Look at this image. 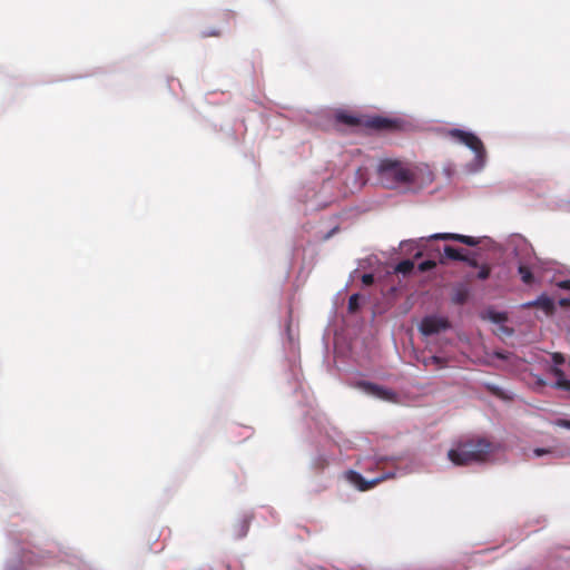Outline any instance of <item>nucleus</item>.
<instances>
[{
	"instance_id": "nucleus-1",
	"label": "nucleus",
	"mask_w": 570,
	"mask_h": 570,
	"mask_svg": "<svg viewBox=\"0 0 570 570\" xmlns=\"http://www.w3.org/2000/svg\"><path fill=\"white\" fill-rule=\"evenodd\" d=\"M495 450V445L485 438H471L458 443L448 452L449 460L455 465H469L485 462Z\"/></svg>"
},
{
	"instance_id": "nucleus-19",
	"label": "nucleus",
	"mask_w": 570,
	"mask_h": 570,
	"mask_svg": "<svg viewBox=\"0 0 570 570\" xmlns=\"http://www.w3.org/2000/svg\"><path fill=\"white\" fill-rule=\"evenodd\" d=\"M357 307H358V295L354 294L348 299V309L351 312H354L357 309Z\"/></svg>"
},
{
	"instance_id": "nucleus-29",
	"label": "nucleus",
	"mask_w": 570,
	"mask_h": 570,
	"mask_svg": "<svg viewBox=\"0 0 570 570\" xmlns=\"http://www.w3.org/2000/svg\"><path fill=\"white\" fill-rule=\"evenodd\" d=\"M422 362H423V365H424V366H430V365H432L431 361H429V357H424Z\"/></svg>"
},
{
	"instance_id": "nucleus-9",
	"label": "nucleus",
	"mask_w": 570,
	"mask_h": 570,
	"mask_svg": "<svg viewBox=\"0 0 570 570\" xmlns=\"http://www.w3.org/2000/svg\"><path fill=\"white\" fill-rule=\"evenodd\" d=\"M524 307H539L543 309L547 315H552L556 309L553 299L547 295H540L535 301L525 303Z\"/></svg>"
},
{
	"instance_id": "nucleus-23",
	"label": "nucleus",
	"mask_w": 570,
	"mask_h": 570,
	"mask_svg": "<svg viewBox=\"0 0 570 570\" xmlns=\"http://www.w3.org/2000/svg\"><path fill=\"white\" fill-rule=\"evenodd\" d=\"M462 262H465L471 267H474V268L479 267L478 261L474 257H470L468 254H466V259H462Z\"/></svg>"
},
{
	"instance_id": "nucleus-13",
	"label": "nucleus",
	"mask_w": 570,
	"mask_h": 570,
	"mask_svg": "<svg viewBox=\"0 0 570 570\" xmlns=\"http://www.w3.org/2000/svg\"><path fill=\"white\" fill-rule=\"evenodd\" d=\"M443 253L445 258L452 259V261H460L466 259V254H463L460 249L454 248L452 246H444Z\"/></svg>"
},
{
	"instance_id": "nucleus-7",
	"label": "nucleus",
	"mask_w": 570,
	"mask_h": 570,
	"mask_svg": "<svg viewBox=\"0 0 570 570\" xmlns=\"http://www.w3.org/2000/svg\"><path fill=\"white\" fill-rule=\"evenodd\" d=\"M345 478L348 482L354 484L360 491H367L382 481L386 480L389 475L383 474L381 476L374 478L370 481L365 480L358 472L348 470L345 472Z\"/></svg>"
},
{
	"instance_id": "nucleus-11",
	"label": "nucleus",
	"mask_w": 570,
	"mask_h": 570,
	"mask_svg": "<svg viewBox=\"0 0 570 570\" xmlns=\"http://www.w3.org/2000/svg\"><path fill=\"white\" fill-rule=\"evenodd\" d=\"M337 122L344 124L350 127L364 126L363 119L355 115H351L347 112H337L335 116Z\"/></svg>"
},
{
	"instance_id": "nucleus-5",
	"label": "nucleus",
	"mask_w": 570,
	"mask_h": 570,
	"mask_svg": "<svg viewBox=\"0 0 570 570\" xmlns=\"http://www.w3.org/2000/svg\"><path fill=\"white\" fill-rule=\"evenodd\" d=\"M419 328L423 335L430 336L450 328V322L445 317L426 316L422 320Z\"/></svg>"
},
{
	"instance_id": "nucleus-4",
	"label": "nucleus",
	"mask_w": 570,
	"mask_h": 570,
	"mask_svg": "<svg viewBox=\"0 0 570 570\" xmlns=\"http://www.w3.org/2000/svg\"><path fill=\"white\" fill-rule=\"evenodd\" d=\"M449 136L456 142L465 145L473 150L478 158H481L485 154V149L481 139L473 132L464 131L461 129H452L449 131Z\"/></svg>"
},
{
	"instance_id": "nucleus-6",
	"label": "nucleus",
	"mask_w": 570,
	"mask_h": 570,
	"mask_svg": "<svg viewBox=\"0 0 570 570\" xmlns=\"http://www.w3.org/2000/svg\"><path fill=\"white\" fill-rule=\"evenodd\" d=\"M357 387H360L365 393L373 395L380 400L394 402L396 400V393L390 389H385L381 385H377L375 383L361 381L356 384Z\"/></svg>"
},
{
	"instance_id": "nucleus-22",
	"label": "nucleus",
	"mask_w": 570,
	"mask_h": 570,
	"mask_svg": "<svg viewBox=\"0 0 570 570\" xmlns=\"http://www.w3.org/2000/svg\"><path fill=\"white\" fill-rule=\"evenodd\" d=\"M362 283L364 285H372L374 283V276L372 274H364L362 276Z\"/></svg>"
},
{
	"instance_id": "nucleus-16",
	"label": "nucleus",
	"mask_w": 570,
	"mask_h": 570,
	"mask_svg": "<svg viewBox=\"0 0 570 570\" xmlns=\"http://www.w3.org/2000/svg\"><path fill=\"white\" fill-rule=\"evenodd\" d=\"M435 266H436L435 259H432L430 257V259H426V261L420 263L417 268L420 272L424 273V272L433 269Z\"/></svg>"
},
{
	"instance_id": "nucleus-25",
	"label": "nucleus",
	"mask_w": 570,
	"mask_h": 570,
	"mask_svg": "<svg viewBox=\"0 0 570 570\" xmlns=\"http://www.w3.org/2000/svg\"><path fill=\"white\" fill-rule=\"evenodd\" d=\"M556 285L561 289L570 291V279L559 281Z\"/></svg>"
},
{
	"instance_id": "nucleus-27",
	"label": "nucleus",
	"mask_w": 570,
	"mask_h": 570,
	"mask_svg": "<svg viewBox=\"0 0 570 570\" xmlns=\"http://www.w3.org/2000/svg\"><path fill=\"white\" fill-rule=\"evenodd\" d=\"M560 306L568 307L570 306V297H564L559 301Z\"/></svg>"
},
{
	"instance_id": "nucleus-3",
	"label": "nucleus",
	"mask_w": 570,
	"mask_h": 570,
	"mask_svg": "<svg viewBox=\"0 0 570 570\" xmlns=\"http://www.w3.org/2000/svg\"><path fill=\"white\" fill-rule=\"evenodd\" d=\"M434 240H454L468 246H478L481 243L480 238L472 236L455 233H438L419 239L417 247L420 250L415 254V257L417 258L423 255L432 259L438 257L439 262L444 264V254H442L440 247L434 244Z\"/></svg>"
},
{
	"instance_id": "nucleus-20",
	"label": "nucleus",
	"mask_w": 570,
	"mask_h": 570,
	"mask_svg": "<svg viewBox=\"0 0 570 570\" xmlns=\"http://www.w3.org/2000/svg\"><path fill=\"white\" fill-rule=\"evenodd\" d=\"M552 361H553V364H554L553 366H558L559 367L561 364L564 363V357H563V355L561 353H554L552 355Z\"/></svg>"
},
{
	"instance_id": "nucleus-24",
	"label": "nucleus",
	"mask_w": 570,
	"mask_h": 570,
	"mask_svg": "<svg viewBox=\"0 0 570 570\" xmlns=\"http://www.w3.org/2000/svg\"><path fill=\"white\" fill-rule=\"evenodd\" d=\"M491 320L497 322V323H500V322L505 321L507 316L503 313H493L491 315Z\"/></svg>"
},
{
	"instance_id": "nucleus-10",
	"label": "nucleus",
	"mask_w": 570,
	"mask_h": 570,
	"mask_svg": "<svg viewBox=\"0 0 570 570\" xmlns=\"http://www.w3.org/2000/svg\"><path fill=\"white\" fill-rule=\"evenodd\" d=\"M551 372L556 377L554 386L559 390L570 392V380L566 377L563 371L558 366H553Z\"/></svg>"
},
{
	"instance_id": "nucleus-17",
	"label": "nucleus",
	"mask_w": 570,
	"mask_h": 570,
	"mask_svg": "<svg viewBox=\"0 0 570 570\" xmlns=\"http://www.w3.org/2000/svg\"><path fill=\"white\" fill-rule=\"evenodd\" d=\"M479 268L480 269L476 274V277L481 281L489 278V276L491 274V267L488 264H483V265L479 266Z\"/></svg>"
},
{
	"instance_id": "nucleus-8",
	"label": "nucleus",
	"mask_w": 570,
	"mask_h": 570,
	"mask_svg": "<svg viewBox=\"0 0 570 570\" xmlns=\"http://www.w3.org/2000/svg\"><path fill=\"white\" fill-rule=\"evenodd\" d=\"M364 126L379 131H393L400 128V121L396 119L375 116L365 119Z\"/></svg>"
},
{
	"instance_id": "nucleus-15",
	"label": "nucleus",
	"mask_w": 570,
	"mask_h": 570,
	"mask_svg": "<svg viewBox=\"0 0 570 570\" xmlns=\"http://www.w3.org/2000/svg\"><path fill=\"white\" fill-rule=\"evenodd\" d=\"M413 269H414V263L411 259H404V261L400 262L395 267V271L403 275L410 274Z\"/></svg>"
},
{
	"instance_id": "nucleus-12",
	"label": "nucleus",
	"mask_w": 570,
	"mask_h": 570,
	"mask_svg": "<svg viewBox=\"0 0 570 570\" xmlns=\"http://www.w3.org/2000/svg\"><path fill=\"white\" fill-rule=\"evenodd\" d=\"M470 292L464 285H458L452 293V302L458 305H463L469 298Z\"/></svg>"
},
{
	"instance_id": "nucleus-26",
	"label": "nucleus",
	"mask_w": 570,
	"mask_h": 570,
	"mask_svg": "<svg viewBox=\"0 0 570 570\" xmlns=\"http://www.w3.org/2000/svg\"><path fill=\"white\" fill-rule=\"evenodd\" d=\"M550 452H551L550 450L542 449V448H537V449L533 450V453H534L535 456H542V455L548 454Z\"/></svg>"
},
{
	"instance_id": "nucleus-14",
	"label": "nucleus",
	"mask_w": 570,
	"mask_h": 570,
	"mask_svg": "<svg viewBox=\"0 0 570 570\" xmlns=\"http://www.w3.org/2000/svg\"><path fill=\"white\" fill-rule=\"evenodd\" d=\"M518 272H519V275L524 284L531 285L534 282V276L529 266L520 265L518 268Z\"/></svg>"
},
{
	"instance_id": "nucleus-21",
	"label": "nucleus",
	"mask_w": 570,
	"mask_h": 570,
	"mask_svg": "<svg viewBox=\"0 0 570 570\" xmlns=\"http://www.w3.org/2000/svg\"><path fill=\"white\" fill-rule=\"evenodd\" d=\"M554 425L559 426V428H564V429H569L570 430V420H566V419H558L556 422H554Z\"/></svg>"
},
{
	"instance_id": "nucleus-18",
	"label": "nucleus",
	"mask_w": 570,
	"mask_h": 570,
	"mask_svg": "<svg viewBox=\"0 0 570 570\" xmlns=\"http://www.w3.org/2000/svg\"><path fill=\"white\" fill-rule=\"evenodd\" d=\"M429 361H431L432 365H434L436 368H443L445 367L446 361L440 356H429Z\"/></svg>"
},
{
	"instance_id": "nucleus-28",
	"label": "nucleus",
	"mask_w": 570,
	"mask_h": 570,
	"mask_svg": "<svg viewBox=\"0 0 570 570\" xmlns=\"http://www.w3.org/2000/svg\"><path fill=\"white\" fill-rule=\"evenodd\" d=\"M220 35L219 31H204L203 37H218Z\"/></svg>"
},
{
	"instance_id": "nucleus-2",
	"label": "nucleus",
	"mask_w": 570,
	"mask_h": 570,
	"mask_svg": "<svg viewBox=\"0 0 570 570\" xmlns=\"http://www.w3.org/2000/svg\"><path fill=\"white\" fill-rule=\"evenodd\" d=\"M376 175L381 185L389 189L409 185L415 180V173L407 165L391 158L380 160Z\"/></svg>"
}]
</instances>
